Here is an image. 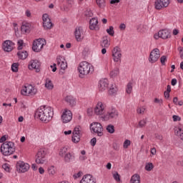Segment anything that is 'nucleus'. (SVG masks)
Listing matches in <instances>:
<instances>
[{
	"mask_svg": "<svg viewBox=\"0 0 183 183\" xmlns=\"http://www.w3.org/2000/svg\"><path fill=\"white\" fill-rule=\"evenodd\" d=\"M94 114L99 117L100 119L107 122L118 117V110L112 108L107 111V104L99 101L94 107Z\"/></svg>",
	"mask_w": 183,
	"mask_h": 183,
	"instance_id": "obj_1",
	"label": "nucleus"
},
{
	"mask_svg": "<svg viewBox=\"0 0 183 183\" xmlns=\"http://www.w3.org/2000/svg\"><path fill=\"white\" fill-rule=\"evenodd\" d=\"M35 117L48 124L54 118V109L49 106H41L36 110Z\"/></svg>",
	"mask_w": 183,
	"mask_h": 183,
	"instance_id": "obj_2",
	"label": "nucleus"
},
{
	"mask_svg": "<svg viewBox=\"0 0 183 183\" xmlns=\"http://www.w3.org/2000/svg\"><path fill=\"white\" fill-rule=\"evenodd\" d=\"M78 71L79 72V77L84 78L94 72V66L86 61H81L78 66Z\"/></svg>",
	"mask_w": 183,
	"mask_h": 183,
	"instance_id": "obj_3",
	"label": "nucleus"
},
{
	"mask_svg": "<svg viewBox=\"0 0 183 183\" xmlns=\"http://www.w3.org/2000/svg\"><path fill=\"white\" fill-rule=\"evenodd\" d=\"M1 152L5 157L12 155L15 152V144L12 142H6L1 146Z\"/></svg>",
	"mask_w": 183,
	"mask_h": 183,
	"instance_id": "obj_4",
	"label": "nucleus"
},
{
	"mask_svg": "<svg viewBox=\"0 0 183 183\" xmlns=\"http://www.w3.org/2000/svg\"><path fill=\"white\" fill-rule=\"evenodd\" d=\"M38 89L31 84L24 85L21 90V94L24 97H34V95H36Z\"/></svg>",
	"mask_w": 183,
	"mask_h": 183,
	"instance_id": "obj_5",
	"label": "nucleus"
},
{
	"mask_svg": "<svg viewBox=\"0 0 183 183\" xmlns=\"http://www.w3.org/2000/svg\"><path fill=\"white\" fill-rule=\"evenodd\" d=\"M90 129L94 134H97L98 137H102L104 135V128L99 122L92 123L90 124Z\"/></svg>",
	"mask_w": 183,
	"mask_h": 183,
	"instance_id": "obj_6",
	"label": "nucleus"
},
{
	"mask_svg": "<svg viewBox=\"0 0 183 183\" xmlns=\"http://www.w3.org/2000/svg\"><path fill=\"white\" fill-rule=\"evenodd\" d=\"M81 137H82L81 128L80 126H76L72 132V142H74V144H78V142L81 141Z\"/></svg>",
	"mask_w": 183,
	"mask_h": 183,
	"instance_id": "obj_7",
	"label": "nucleus"
},
{
	"mask_svg": "<svg viewBox=\"0 0 183 183\" xmlns=\"http://www.w3.org/2000/svg\"><path fill=\"white\" fill-rule=\"evenodd\" d=\"M61 121L63 124H68L72 121V112L68 109H63L61 116Z\"/></svg>",
	"mask_w": 183,
	"mask_h": 183,
	"instance_id": "obj_8",
	"label": "nucleus"
},
{
	"mask_svg": "<svg viewBox=\"0 0 183 183\" xmlns=\"http://www.w3.org/2000/svg\"><path fill=\"white\" fill-rule=\"evenodd\" d=\"M46 44L45 39H38L33 41L32 49L34 52H41L42 51V48Z\"/></svg>",
	"mask_w": 183,
	"mask_h": 183,
	"instance_id": "obj_9",
	"label": "nucleus"
},
{
	"mask_svg": "<svg viewBox=\"0 0 183 183\" xmlns=\"http://www.w3.org/2000/svg\"><path fill=\"white\" fill-rule=\"evenodd\" d=\"M16 171L19 172V174H24L29 171V164L28 163H25L24 161H19L16 164Z\"/></svg>",
	"mask_w": 183,
	"mask_h": 183,
	"instance_id": "obj_10",
	"label": "nucleus"
},
{
	"mask_svg": "<svg viewBox=\"0 0 183 183\" xmlns=\"http://www.w3.org/2000/svg\"><path fill=\"white\" fill-rule=\"evenodd\" d=\"M45 149H39L36 156V162L37 164H45L46 162V158L45 157Z\"/></svg>",
	"mask_w": 183,
	"mask_h": 183,
	"instance_id": "obj_11",
	"label": "nucleus"
},
{
	"mask_svg": "<svg viewBox=\"0 0 183 183\" xmlns=\"http://www.w3.org/2000/svg\"><path fill=\"white\" fill-rule=\"evenodd\" d=\"M169 4V0H156L154 2V7L157 11H161V9H164V8H168Z\"/></svg>",
	"mask_w": 183,
	"mask_h": 183,
	"instance_id": "obj_12",
	"label": "nucleus"
},
{
	"mask_svg": "<svg viewBox=\"0 0 183 183\" xmlns=\"http://www.w3.org/2000/svg\"><path fill=\"white\" fill-rule=\"evenodd\" d=\"M159 56H161L159 49H154L150 53L149 62H150V64H155V62L159 59Z\"/></svg>",
	"mask_w": 183,
	"mask_h": 183,
	"instance_id": "obj_13",
	"label": "nucleus"
},
{
	"mask_svg": "<svg viewBox=\"0 0 183 183\" xmlns=\"http://www.w3.org/2000/svg\"><path fill=\"white\" fill-rule=\"evenodd\" d=\"M84 34L85 31H84V28L82 26L76 27L74 31V36L77 42H82Z\"/></svg>",
	"mask_w": 183,
	"mask_h": 183,
	"instance_id": "obj_14",
	"label": "nucleus"
},
{
	"mask_svg": "<svg viewBox=\"0 0 183 183\" xmlns=\"http://www.w3.org/2000/svg\"><path fill=\"white\" fill-rule=\"evenodd\" d=\"M112 56L114 62H121L122 54H121V49L119 46L114 47L112 50Z\"/></svg>",
	"mask_w": 183,
	"mask_h": 183,
	"instance_id": "obj_15",
	"label": "nucleus"
},
{
	"mask_svg": "<svg viewBox=\"0 0 183 183\" xmlns=\"http://www.w3.org/2000/svg\"><path fill=\"white\" fill-rule=\"evenodd\" d=\"M56 65L59 66L61 69H63V71H65V69L68 68V63H66V60L62 56H57Z\"/></svg>",
	"mask_w": 183,
	"mask_h": 183,
	"instance_id": "obj_16",
	"label": "nucleus"
},
{
	"mask_svg": "<svg viewBox=\"0 0 183 183\" xmlns=\"http://www.w3.org/2000/svg\"><path fill=\"white\" fill-rule=\"evenodd\" d=\"M109 85V81L107 79H102L99 80L98 83V88L99 92H104V91H107L108 89V86Z\"/></svg>",
	"mask_w": 183,
	"mask_h": 183,
	"instance_id": "obj_17",
	"label": "nucleus"
},
{
	"mask_svg": "<svg viewBox=\"0 0 183 183\" xmlns=\"http://www.w3.org/2000/svg\"><path fill=\"white\" fill-rule=\"evenodd\" d=\"M41 67V62L38 60H31L29 61L28 68L30 71H34L35 69L36 72H39Z\"/></svg>",
	"mask_w": 183,
	"mask_h": 183,
	"instance_id": "obj_18",
	"label": "nucleus"
},
{
	"mask_svg": "<svg viewBox=\"0 0 183 183\" xmlns=\"http://www.w3.org/2000/svg\"><path fill=\"white\" fill-rule=\"evenodd\" d=\"M42 20L44 29H51V28H52V22L51 21V19H49V16L48 14H43Z\"/></svg>",
	"mask_w": 183,
	"mask_h": 183,
	"instance_id": "obj_19",
	"label": "nucleus"
},
{
	"mask_svg": "<svg viewBox=\"0 0 183 183\" xmlns=\"http://www.w3.org/2000/svg\"><path fill=\"white\" fill-rule=\"evenodd\" d=\"M80 183H97V182L95 181V178H94L92 174H86L83 176Z\"/></svg>",
	"mask_w": 183,
	"mask_h": 183,
	"instance_id": "obj_20",
	"label": "nucleus"
},
{
	"mask_svg": "<svg viewBox=\"0 0 183 183\" xmlns=\"http://www.w3.org/2000/svg\"><path fill=\"white\" fill-rule=\"evenodd\" d=\"M3 49L6 52H11L14 49V43L9 40H6L3 43Z\"/></svg>",
	"mask_w": 183,
	"mask_h": 183,
	"instance_id": "obj_21",
	"label": "nucleus"
},
{
	"mask_svg": "<svg viewBox=\"0 0 183 183\" xmlns=\"http://www.w3.org/2000/svg\"><path fill=\"white\" fill-rule=\"evenodd\" d=\"M89 28L91 31H97L99 29L98 27V19L92 18L89 21Z\"/></svg>",
	"mask_w": 183,
	"mask_h": 183,
	"instance_id": "obj_22",
	"label": "nucleus"
},
{
	"mask_svg": "<svg viewBox=\"0 0 183 183\" xmlns=\"http://www.w3.org/2000/svg\"><path fill=\"white\" fill-rule=\"evenodd\" d=\"M159 35H160L162 39H168L169 38H171V32L168 29L159 31Z\"/></svg>",
	"mask_w": 183,
	"mask_h": 183,
	"instance_id": "obj_23",
	"label": "nucleus"
},
{
	"mask_svg": "<svg viewBox=\"0 0 183 183\" xmlns=\"http://www.w3.org/2000/svg\"><path fill=\"white\" fill-rule=\"evenodd\" d=\"M63 159L64 162L69 164V162H72V161L75 159V154H74V152H69L63 157Z\"/></svg>",
	"mask_w": 183,
	"mask_h": 183,
	"instance_id": "obj_24",
	"label": "nucleus"
},
{
	"mask_svg": "<svg viewBox=\"0 0 183 183\" xmlns=\"http://www.w3.org/2000/svg\"><path fill=\"white\" fill-rule=\"evenodd\" d=\"M111 45V39L108 36H104L102 38V41L101 42V46L102 48H109Z\"/></svg>",
	"mask_w": 183,
	"mask_h": 183,
	"instance_id": "obj_25",
	"label": "nucleus"
},
{
	"mask_svg": "<svg viewBox=\"0 0 183 183\" xmlns=\"http://www.w3.org/2000/svg\"><path fill=\"white\" fill-rule=\"evenodd\" d=\"M21 32L24 34H28L29 29H31V24L26 21H24L21 26Z\"/></svg>",
	"mask_w": 183,
	"mask_h": 183,
	"instance_id": "obj_26",
	"label": "nucleus"
},
{
	"mask_svg": "<svg viewBox=\"0 0 183 183\" xmlns=\"http://www.w3.org/2000/svg\"><path fill=\"white\" fill-rule=\"evenodd\" d=\"M69 147H63L59 149V155L61 158H64L69 152Z\"/></svg>",
	"mask_w": 183,
	"mask_h": 183,
	"instance_id": "obj_27",
	"label": "nucleus"
},
{
	"mask_svg": "<svg viewBox=\"0 0 183 183\" xmlns=\"http://www.w3.org/2000/svg\"><path fill=\"white\" fill-rule=\"evenodd\" d=\"M44 86L49 91H52V89H54V83L52 82V80L49 78H46L45 79Z\"/></svg>",
	"mask_w": 183,
	"mask_h": 183,
	"instance_id": "obj_28",
	"label": "nucleus"
},
{
	"mask_svg": "<svg viewBox=\"0 0 183 183\" xmlns=\"http://www.w3.org/2000/svg\"><path fill=\"white\" fill-rule=\"evenodd\" d=\"M64 101L67 102V104H69L71 107H74L76 104V99L74 98L72 96H67L65 97Z\"/></svg>",
	"mask_w": 183,
	"mask_h": 183,
	"instance_id": "obj_29",
	"label": "nucleus"
},
{
	"mask_svg": "<svg viewBox=\"0 0 183 183\" xmlns=\"http://www.w3.org/2000/svg\"><path fill=\"white\" fill-rule=\"evenodd\" d=\"M117 92H118V86L115 84H111L109 89V95H117Z\"/></svg>",
	"mask_w": 183,
	"mask_h": 183,
	"instance_id": "obj_30",
	"label": "nucleus"
},
{
	"mask_svg": "<svg viewBox=\"0 0 183 183\" xmlns=\"http://www.w3.org/2000/svg\"><path fill=\"white\" fill-rule=\"evenodd\" d=\"M130 183H141V176L138 174H134L131 177Z\"/></svg>",
	"mask_w": 183,
	"mask_h": 183,
	"instance_id": "obj_31",
	"label": "nucleus"
},
{
	"mask_svg": "<svg viewBox=\"0 0 183 183\" xmlns=\"http://www.w3.org/2000/svg\"><path fill=\"white\" fill-rule=\"evenodd\" d=\"M118 75H119V69H118V67H115L114 69L110 71V78H117Z\"/></svg>",
	"mask_w": 183,
	"mask_h": 183,
	"instance_id": "obj_32",
	"label": "nucleus"
},
{
	"mask_svg": "<svg viewBox=\"0 0 183 183\" xmlns=\"http://www.w3.org/2000/svg\"><path fill=\"white\" fill-rule=\"evenodd\" d=\"M19 59H26L28 58V52L26 51H19L17 53Z\"/></svg>",
	"mask_w": 183,
	"mask_h": 183,
	"instance_id": "obj_33",
	"label": "nucleus"
},
{
	"mask_svg": "<svg viewBox=\"0 0 183 183\" xmlns=\"http://www.w3.org/2000/svg\"><path fill=\"white\" fill-rule=\"evenodd\" d=\"M96 4L99 8H101V9H104L105 8V6L107 5L106 0H96Z\"/></svg>",
	"mask_w": 183,
	"mask_h": 183,
	"instance_id": "obj_34",
	"label": "nucleus"
},
{
	"mask_svg": "<svg viewBox=\"0 0 183 183\" xmlns=\"http://www.w3.org/2000/svg\"><path fill=\"white\" fill-rule=\"evenodd\" d=\"M144 169L146 171H148L149 172L152 171V169H154V164H152V162L146 163Z\"/></svg>",
	"mask_w": 183,
	"mask_h": 183,
	"instance_id": "obj_35",
	"label": "nucleus"
},
{
	"mask_svg": "<svg viewBox=\"0 0 183 183\" xmlns=\"http://www.w3.org/2000/svg\"><path fill=\"white\" fill-rule=\"evenodd\" d=\"M48 172L49 175H55L56 174V168L54 166H50L48 168Z\"/></svg>",
	"mask_w": 183,
	"mask_h": 183,
	"instance_id": "obj_36",
	"label": "nucleus"
},
{
	"mask_svg": "<svg viewBox=\"0 0 183 183\" xmlns=\"http://www.w3.org/2000/svg\"><path fill=\"white\" fill-rule=\"evenodd\" d=\"M107 131L109 132V134H114V132H115V127H114L112 124H109L107 127Z\"/></svg>",
	"mask_w": 183,
	"mask_h": 183,
	"instance_id": "obj_37",
	"label": "nucleus"
},
{
	"mask_svg": "<svg viewBox=\"0 0 183 183\" xmlns=\"http://www.w3.org/2000/svg\"><path fill=\"white\" fill-rule=\"evenodd\" d=\"M127 94H131L132 92V83H129L126 87Z\"/></svg>",
	"mask_w": 183,
	"mask_h": 183,
	"instance_id": "obj_38",
	"label": "nucleus"
},
{
	"mask_svg": "<svg viewBox=\"0 0 183 183\" xmlns=\"http://www.w3.org/2000/svg\"><path fill=\"white\" fill-rule=\"evenodd\" d=\"M131 145V140L129 139H126L124 143H123V148L124 149H128V147Z\"/></svg>",
	"mask_w": 183,
	"mask_h": 183,
	"instance_id": "obj_39",
	"label": "nucleus"
},
{
	"mask_svg": "<svg viewBox=\"0 0 183 183\" xmlns=\"http://www.w3.org/2000/svg\"><path fill=\"white\" fill-rule=\"evenodd\" d=\"M107 32L109 34V35H110V36H114V26H110L109 28L107 29Z\"/></svg>",
	"mask_w": 183,
	"mask_h": 183,
	"instance_id": "obj_40",
	"label": "nucleus"
},
{
	"mask_svg": "<svg viewBox=\"0 0 183 183\" xmlns=\"http://www.w3.org/2000/svg\"><path fill=\"white\" fill-rule=\"evenodd\" d=\"M113 178L114 179H115V181H117V182H119V181H121V177L119 176V174H118L117 172L113 173Z\"/></svg>",
	"mask_w": 183,
	"mask_h": 183,
	"instance_id": "obj_41",
	"label": "nucleus"
},
{
	"mask_svg": "<svg viewBox=\"0 0 183 183\" xmlns=\"http://www.w3.org/2000/svg\"><path fill=\"white\" fill-rule=\"evenodd\" d=\"M18 66H19V64H18V63H14L11 65V70L13 71V72H18Z\"/></svg>",
	"mask_w": 183,
	"mask_h": 183,
	"instance_id": "obj_42",
	"label": "nucleus"
},
{
	"mask_svg": "<svg viewBox=\"0 0 183 183\" xmlns=\"http://www.w3.org/2000/svg\"><path fill=\"white\" fill-rule=\"evenodd\" d=\"M147 125V120L146 119H142L139 122L138 127L139 128H144Z\"/></svg>",
	"mask_w": 183,
	"mask_h": 183,
	"instance_id": "obj_43",
	"label": "nucleus"
},
{
	"mask_svg": "<svg viewBox=\"0 0 183 183\" xmlns=\"http://www.w3.org/2000/svg\"><path fill=\"white\" fill-rule=\"evenodd\" d=\"M17 45H18V49L19 51H21V49H22V48H24V41L23 40H19L17 42Z\"/></svg>",
	"mask_w": 183,
	"mask_h": 183,
	"instance_id": "obj_44",
	"label": "nucleus"
},
{
	"mask_svg": "<svg viewBox=\"0 0 183 183\" xmlns=\"http://www.w3.org/2000/svg\"><path fill=\"white\" fill-rule=\"evenodd\" d=\"M81 177H82V172H79L73 174L74 179H78V178H81Z\"/></svg>",
	"mask_w": 183,
	"mask_h": 183,
	"instance_id": "obj_45",
	"label": "nucleus"
},
{
	"mask_svg": "<svg viewBox=\"0 0 183 183\" xmlns=\"http://www.w3.org/2000/svg\"><path fill=\"white\" fill-rule=\"evenodd\" d=\"M168 58L167 57V56H162L160 58V62L162 64V65H165V62H167Z\"/></svg>",
	"mask_w": 183,
	"mask_h": 183,
	"instance_id": "obj_46",
	"label": "nucleus"
},
{
	"mask_svg": "<svg viewBox=\"0 0 183 183\" xmlns=\"http://www.w3.org/2000/svg\"><path fill=\"white\" fill-rule=\"evenodd\" d=\"M87 114L89 117H92L94 115V108L92 109V107H89L87 109Z\"/></svg>",
	"mask_w": 183,
	"mask_h": 183,
	"instance_id": "obj_47",
	"label": "nucleus"
},
{
	"mask_svg": "<svg viewBox=\"0 0 183 183\" xmlns=\"http://www.w3.org/2000/svg\"><path fill=\"white\" fill-rule=\"evenodd\" d=\"M137 114H144V112H145V108H144V107H139V108H137Z\"/></svg>",
	"mask_w": 183,
	"mask_h": 183,
	"instance_id": "obj_48",
	"label": "nucleus"
},
{
	"mask_svg": "<svg viewBox=\"0 0 183 183\" xmlns=\"http://www.w3.org/2000/svg\"><path fill=\"white\" fill-rule=\"evenodd\" d=\"M154 102L155 104H159V105H162V103L164 102L162 99H159L158 98H155Z\"/></svg>",
	"mask_w": 183,
	"mask_h": 183,
	"instance_id": "obj_49",
	"label": "nucleus"
},
{
	"mask_svg": "<svg viewBox=\"0 0 183 183\" xmlns=\"http://www.w3.org/2000/svg\"><path fill=\"white\" fill-rule=\"evenodd\" d=\"M2 168L6 170V172H9V166L7 164H3Z\"/></svg>",
	"mask_w": 183,
	"mask_h": 183,
	"instance_id": "obj_50",
	"label": "nucleus"
},
{
	"mask_svg": "<svg viewBox=\"0 0 183 183\" xmlns=\"http://www.w3.org/2000/svg\"><path fill=\"white\" fill-rule=\"evenodd\" d=\"M173 121L177 122V121H181V117H179L177 115H173L172 117Z\"/></svg>",
	"mask_w": 183,
	"mask_h": 183,
	"instance_id": "obj_51",
	"label": "nucleus"
},
{
	"mask_svg": "<svg viewBox=\"0 0 183 183\" xmlns=\"http://www.w3.org/2000/svg\"><path fill=\"white\" fill-rule=\"evenodd\" d=\"M50 67L52 69V72L56 71V64H54L53 65L50 66Z\"/></svg>",
	"mask_w": 183,
	"mask_h": 183,
	"instance_id": "obj_52",
	"label": "nucleus"
},
{
	"mask_svg": "<svg viewBox=\"0 0 183 183\" xmlns=\"http://www.w3.org/2000/svg\"><path fill=\"white\" fill-rule=\"evenodd\" d=\"M150 152L152 155H157V149H155V147H153L152 149H151Z\"/></svg>",
	"mask_w": 183,
	"mask_h": 183,
	"instance_id": "obj_53",
	"label": "nucleus"
},
{
	"mask_svg": "<svg viewBox=\"0 0 183 183\" xmlns=\"http://www.w3.org/2000/svg\"><path fill=\"white\" fill-rule=\"evenodd\" d=\"M155 138L156 139H159V141H162L163 139L162 135L161 134H156Z\"/></svg>",
	"mask_w": 183,
	"mask_h": 183,
	"instance_id": "obj_54",
	"label": "nucleus"
},
{
	"mask_svg": "<svg viewBox=\"0 0 183 183\" xmlns=\"http://www.w3.org/2000/svg\"><path fill=\"white\" fill-rule=\"evenodd\" d=\"M179 54H180V58L183 59V47L179 48Z\"/></svg>",
	"mask_w": 183,
	"mask_h": 183,
	"instance_id": "obj_55",
	"label": "nucleus"
},
{
	"mask_svg": "<svg viewBox=\"0 0 183 183\" xmlns=\"http://www.w3.org/2000/svg\"><path fill=\"white\" fill-rule=\"evenodd\" d=\"M125 28H127V26L125 25V24H120L119 29H121V31H124Z\"/></svg>",
	"mask_w": 183,
	"mask_h": 183,
	"instance_id": "obj_56",
	"label": "nucleus"
},
{
	"mask_svg": "<svg viewBox=\"0 0 183 183\" xmlns=\"http://www.w3.org/2000/svg\"><path fill=\"white\" fill-rule=\"evenodd\" d=\"M91 143H92V147H95V144H97V139L96 138H93L91 140Z\"/></svg>",
	"mask_w": 183,
	"mask_h": 183,
	"instance_id": "obj_57",
	"label": "nucleus"
},
{
	"mask_svg": "<svg viewBox=\"0 0 183 183\" xmlns=\"http://www.w3.org/2000/svg\"><path fill=\"white\" fill-rule=\"evenodd\" d=\"M25 15H26V16H27L28 18H31V11L26 10V11H25Z\"/></svg>",
	"mask_w": 183,
	"mask_h": 183,
	"instance_id": "obj_58",
	"label": "nucleus"
},
{
	"mask_svg": "<svg viewBox=\"0 0 183 183\" xmlns=\"http://www.w3.org/2000/svg\"><path fill=\"white\" fill-rule=\"evenodd\" d=\"M39 174H41L42 175L45 173V170L44 169V168L40 167V168H39Z\"/></svg>",
	"mask_w": 183,
	"mask_h": 183,
	"instance_id": "obj_59",
	"label": "nucleus"
},
{
	"mask_svg": "<svg viewBox=\"0 0 183 183\" xmlns=\"http://www.w3.org/2000/svg\"><path fill=\"white\" fill-rule=\"evenodd\" d=\"M5 141H6V137L5 136H2L0 139V142L2 143V142H5Z\"/></svg>",
	"mask_w": 183,
	"mask_h": 183,
	"instance_id": "obj_60",
	"label": "nucleus"
},
{
	"mask_svg": "<svg viewBox=\"0 0 183 183\" xmlns=\"http://www.w3.org/2000/svg\"><path fill=\"white\" fill-rule=\"evenodd\" d=\"M154 39H159V38H161V36L159 35V31L158 32V34L154 35Z\"/></svg>",
	"mask_w": 183,
	"mask_h": 183,
	"instance_id": "obj_61",
	"label": "nucleus"
},
{
	"mask_svg": "<svg viewBox=\"0 0 183 183\" xmlns=\"http://www.w3.org/2000/svg\"><path fill=\"white\" fill-rule=\"evenodd\" d=\"M110 4H112V5L115 4H119V0H111Z\"/></svg>",
	"mask_w": 183,
	"mask_h": 183,
	"instance_id": "obj_62",
	"label": "nucleus"
},
{
	"mask_svg": "<svg viewBox=\"0 0 183 183\" xmlns=\"http://www.w3.org/2000/svg\"><path fill=\"white\" fill-rule=\"evenodd\" d=\"M177 79H173L171 81V84L173 86H175V84H177Z\"/></svg>",
	"mask_w": 183,
	"mask_h": 183,
	"instance_id": "obj_63",
	"label": "nucleus"
},
{
	"mask_svg": "<svg viewBox=\"0 0 183 183\" xmlns=\"http://www.w3.org/2000/svg\"><path fill=\"white\" fill-rule=\"evenodd\" d=\"M164 98H169V92H164Z\"/></svg>",
	"mask_w": 183,
	"mask_h": 183,
	"instance_id": "obj_64",
	"label": "nucleus"
}]
</instances>
